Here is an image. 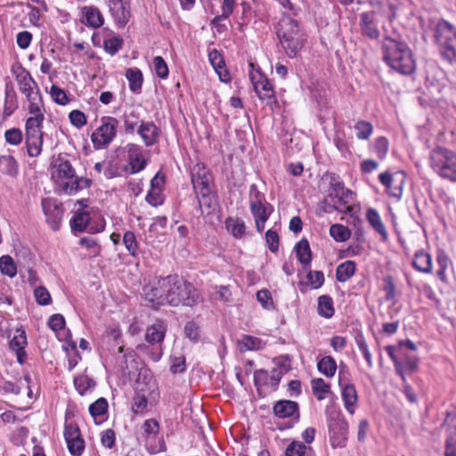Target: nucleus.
<instances>
[{
  "label": "nucleus",
  "mask_w": 456,
  "mask_h": 456,
  "mask_svg": "<svg viewBox=\"0 0 456 456\" xmlns=\"http://www.w3.org/2000/svg\"><path fill=\"white\" fill-rule=\"evenodd\" d=\"M184 334L192 342L200 339V327L194 322H189L184 326Z\"/></svg>",
  "instance_id": "nucleus-60"
},
{
  "label": "nucleus",
  "mask_w": 456,
  "mask_h": 456,
  "mask_svg": "<svg viewBox=\"0 0 456 456\" xmlns=\"http://www.w3.org/2000/svg\"><path fill=\"white\" fill-rule=\"evenodd\" d=\"M208 59L216 71H218V69H223L224 66V61L217 50H211L208 53Z\"/></svg>",
  "instance_id": "nucleus-64"
},
{
  "label": "nucleus",
  "mask_w": 456,
  "mask_h": 456,
  "mask_svg": "<svg viewBox=\"0 0 456 456\" xmlns=\"http://www.w3.org/2000/svg\"><path fill=\"white\" fill-rule=\"evenodd\" d=\"M238 345L240 352H245L249 350H261L265 347V343L259 338L243 335L242 338L238 340Z\"/></svg>",
  "instance_id": "nucleus-30"
},
{
  "label": "nucleus",
  "mask_w": 456,
  "mask_h": 456,
  "mask_svg": "<svg viewBox=\"0 0 456 456\" xmlns=\"http://www.w3.org/2000/svg\"><path fill=\"white\" fill-rule=\"evenodd\" d=\"M435 39L442 57L450 64L456 61V28L446 20H440L436 27Z\"/></svg>",
  "instance_id": "nucleus-4"
},
{
  "label": "nucleus",
  "mask_w": 456,
  "mask_h": 456,
  "mask_svg": "<svg viewBox=\"0 0 456 456\" xmlns=\"http://www.w3.org/2000/svg\"><path fill=\"white\" fill-rule=\"evenodd\" d=\"M76 171L69 160L59 156L53 163L52 179L64 192V184L73 181Z\"/></svg>",
  "instance_id": "nucleus-12"
},
{
  "label": "nucleus",
  "mask_w": 456,
  "mask_h": 456,
  "mask_svg": "<svg viewBox=\"0 0 456 456\" xmlns=\"http://www.w3.org/2000/svg\"><path fill=\"white\" fill-rule=\"evenodd\" d=\"M156 387L155 381L152 379L148 370L139 373L134 385V392L136 395H147V396H150L155 391Z\"/></svg>",
  "instance_id": "nucleus-22"
},
{
  "label": "nucleus",
  "mask_w": 456,
  "mask_h": 456,
  "mask_svg": "<svg viewBox=\"0 0 456 456\" xmlns=\"http://www.w3.org/2000/svg\"><path fill=\"white\" fill-rule=\"evenodd\" d=\"M250 211L255 218L256 228L258 232H262L265 229V224L270 216L268 207L272 208L269 204L258 203L250 204Z\"/></svg>",
  "instance_id": "nucleus-25"
},
{
  "label": "nucleus",
  "mask_w": 456,
  "mask_h": 456,
  "mask_svg": "<svg viewBox=\"0 0 456 456\" xmlns=\"http://www.w3.org/2000/svg\"><path fill=\"white\" fill-rule=\"evenodd\" d=\"M249 77L254 90L261 101H267L268 103L275 101L273 86L260 71L251 72Z\"/></svg>",
  "instance_id": "nucleus-15"
},
{
  "label": "nucleus",
  "mask_w": 456,
  "mask_h": 456,
  "mask_svg": "<svg viewBox=\"0 0 456 456\" xmlns=\"http://www.w3.org/2000/svg\"><path fill=\"white\" fill-rule=\"evenodd\" d=\"M27 344L28 342L25 330L18 329L14 337L11 339L9 346L10 348L16 353L17 361L20 364L24 362V357L26 356L24 348Z\"/></svg>",
  "instance_id": "nucleus-24"
},
{
  "label": "nucleus",
  "mask_w": 456,
  "mask_h": 456,
  "mask_svg": "<svg viewBox=\"0 0 456 456\" xmlns=\"http://www.w3.org/2000/svg\"><path fill=\"white\" fill-rule=\"evenodd\" d=\"M101 126L92 134L91 140L96 149H105L117 134L118 121L116 118L105 116L101 119Z\"/></svg>",
  "instance_id": "nucleus-7"
},
{
  "label": "nucleus",
  "mask_w": 456,
  "mask_h": 456,
  "mask_svg": "<svg viewBox=\"0 0 456 456\" xmlns=\"http://www.w3.org/2000/svg\"><path fill=\"white\" fill-rule=\"evenodd\" d=\"M384 287L383 289L386 292V300L393 301L395 297V285L392 276H386L383 279Z\"/></svg>",
  "instance_id": "nucleus-59"
},
{
  "label": "nucleus",
  "mask_w": 456,
  "mask_h": 456,
  "mask_svg": "<svg viewBox=\"0 0 456 456\" xmlns=\"http://www.w3.org/2000/svg\"><path fill=\"white\" fill-rule=\"evenodd\" d=\"M297 256L302 265H309L312 260L309 242L306 240H301L295 247Z\"/></svg>",
  "instance_id": "nucleus-37"
},
{
  "label": "nucleus",
  "mask_w": 456,
  "mask_h": 456,
  "mask_svg": "<svg viewBox=\"0 0 456 456\" xmlns=\"http://www.w3.org/2000/svg\"><path fill=\"white\" fill-rule=\"evenodd\" d=\"M273 362L276 364L274 370L281 371V374L283 376L288 373L291 369V360L289 355H282L278 358H275Z\"/></svg>",
  "instance_id": "nucleus-55"
},
{
  "label": "nucleus",
  "mask_w": 456,
  "mask_h": 456,
  "mask_svg": "<svg viewBox=\"0 0 456 456\" xmlns=\"http://www.w3.org/2000/svg\"><path fill=\"white\" fill-rule=\"evenodd\" d=\"M123 39L119 36L104 39L103 48L110 55L117 53L123 46Z\"/></svg>",
  "instance_id": "nucleus-47"
},
{
  "label": "nucleus",
  "mask_w": 456,
  "mask_h": 456,
  "mask_svg": "<svg viewBox=\"0 0 456 456\" xmlns=\"http://www.w3.org/2000/svg\"><path fill=\"white\" fill-rule=\"evenodd\" d=\"M74 386L80 395H84L86 391L94 387L95 382L92 378L81 375L74 379Z\"/></svg>",
  "instance_id": "nucleus-44"
},
{
  "label": "nucleus",
  "mask_w": 456,
  "mask_h": 456,
  "mask_svg": "<svg viewBox=\"0 0 456 456\" xmlns=\"http://www.w3.org/2000/svg\"><path fill=\"white\" fill-rule=\"evenodd\" d=\"M36 301L40 305H48L52 302L48 289L44 286H38L34 290Z\"/></svg>",
  "instance_id": "nucleus-51"
},
{
  "label": "nucleus",
  "mask_w": 456,
  "mask_h": 456,
  "mask_svg": "<svg viewBox=\"0 0 456 456\" xmlns=\"http://www.w3.org/2000/svg\"><path fill=\"white\" fill-rule=\"evenodd\" d=\"M330 236L338 242L347 240L351 236V231L343 224H332L330 228Z\"/></svg>",
  "instance_id": "nucleus-42"
},
{
  "label": "nucleus",
  "mask_w": 456,
  "mask_h": 456,
  "mask_svg": "<svg viewBox=\"0 0 456 456\" xmlns=\"http://www.w3.org/2000/svg\"><path fill=\"white\" fill-rule=\"evenodd\" d=\"M22 132L19 128H11L5 131V141L12 145H18L22 141Z\"/></svg>",
  "instance_id": "nucleus-58"
},
{
  "label": "nucleus",
  "mask_w": 456,
  "mask_h": 456,
  "mask_svg": "<svg viewBox=\"0 0 456 456\" xmlns=\"http://www.w3.org/2000/svg\"><path fill=\"white\" fill-rule=\"evenodd\" d=\"M146 201L153 207L161 205L163 203L161 190L151 189L146 195Z\"/></svg>",
  "instance_id": "nucleus-63"
},
{
  "label": "nucleus",
  "mask_w": 456,
  "mask_h": 456,
  "mask_svg": "<svg viewBox=\"0 0 456 456\" xmlns=\"http://www.w3.org/2000/svg\"><path fill=\"white\" fill-rule=\"evenodd\" d=\"M355 270L356 265L354 261L347 260L340 264L336 270L337 281L339 282H346L355 273Z\"/></svg>",
  "instance_id": "nucleus-31"
},
{
  "label": "nucleus",
  "mask_w": 456,
  "mask_h": 456,
  "mask_svg": "<svg viewBox=\"0 0 456 456\" xmlns=\"http://www.w3.org/2000/svg\"><path fill=\"white\" fill-rule=\"evenodd\" d=\"M306 446L298 441H293L286 448V456H303L305 453Z\"/></svg>",
  "instance_id": "nucleus-56"
},
{
  "label": "nucleus",
  "mask_w": 456,
  "mask_h": 456,
  "mask_svg": "<svg viewBox=\"0 0 456 456\" xmlns=\"http://www.w3.org/2000/svg\"><path fill=\"white\" fill-rule=\"evenodd\" d=\"M50 95L53 101L59 105H66L69 102L66 92L56 85H53L50 88Z\"/></svg>",
  "instance_id": "nucleus-49"
},
{
  "label": "nucleus",
  "mask_w": 456,
  "mask_h": 456,
  "mask_svg": "<svg viewBox=\"0 0 456 456\" xmlns=\"http://www.w3.org/2000/svg\"><path fill=\"white\" fill-rule=\"evenodd\" d=\"M199 209L203 216L215 212L218 206L217 195L215 191L196 195Z\"/></svg>",
  "instance_id": "nucleus-21"
},
{
  "label": "nucleus",
  "mask_w": 456,
  "mask_h": 456,
  "mask_svg": "<svg viewBox=\"0 0 456 456\" xmlns=\"http://www.w3.org/2000/svg\"><path fill=\"white\" fill-rule=\"evenodd\" d=\"M366 218L371 227L382 237V239L387 240V232L378 211L374 208H369L366 213Z\"/></svg>",
  "instance_id": "nucleus-28"
},
{
  "label": "nucleus",
  "mask_w": 456,
  "mask_h": 456,
  "mask_svg": "<svg viewBox=\"0 0 456 456\" xmlns=\"http://www.w3.org/2000/svg\"><path fill=\"white\" fill-rule=\"evenodd\" d=\"M354 127L356 131V136L360 140H368L373 131L372 125L365 120L357 121Z\"/></svg>",
  "instance_id": "nucleus-45"
},
{
  "label": "nucleus",
  "mask_w": 456,
  "mask_h": 456,
  "mask_svg": "<svg viewBox=\"0 0 456 456\" xmlns=\"http://www.w3.org/2000/svg\"><path fill=\"white\" fill-rule=\"evenodd\" d=\"M43 138L39 139H27L26 147L28 154L30 157H37L42 151Z\"/></svg>",
  "instance_id": "nucleus-54"
},
{
  "label": "nucleus",
  "mask_w": 456,
  "mask_h": 456,
  "mask_svg": "<svg viewBox=\"0 0 456 456\" xmlns=\"http://www.w3.org/2000/svg\"><path fill=\"white\" fill-rule=\"evenodd\" d=\"M332 298L328 295H322L318 298V313L324 318H330L334 314Z\"/></svg>",
  "instance_id": "nucleus-38"
},
{
  "label": "nucleus",
  "mask_w": 456,
  "mask_h": 456,
  "mask_svg": "<svg viewBox=\"0 0 456 456\" xmlns=\"http://www.w3.org/2000/svg\"><path fill=\"white\" fill-rule=\"evenodd\" d=\"M356 344L358 346V348L362 353L364 359L367 362V364L370 368L373 366L372 357L371 354L369 351L367 342L362 335H358L355 338Z\"/></svg>",
  "instance_id": "nucleus-53"
},
{
  "label": "nucleus",
  "mask_w": 456,
  "mask_h": 456,
  "mask_svg": "<svg viewBox=\"0 0 456 456\" xmlns=\"http://www.w3.org/2000/svg\"><path fill=\"white\" fill-rule=\"evenodd\" d=\"M108 410V403L105 398H99L94 403H92L89 407V412L94 419L97 417L103 416Z\"/></svg>",
  "instance_id": "nucleus-48"
},
{
  "label": "nucleus",
  "mask_w": 456,
  "mask_h": 456,
  "mask_svg": "<svg viewBox=\"0 0 456 456\" xmlns=\"http://www.w3.org/2000/svg\"><path fill=\"white\" fill-rule=\"evenodd\" d=\"M330 442L333 448L346 446L348 424L339 412H332L328 419Z\"/></svg>",
  "instance_id": "nucleus-8"
},
{
  "label": "nucleus",
  "mask_w": 456,
  "mask_h": 456,
  "mask_svg": "<svg viewBox=\"0 0 456 456\" xmlns=\"http://www.w3.org/2000/svg\"><path fill=\"white\" fill-rule=\"evenodd\" d=\"M313 393L317 400L322 401L330 393V387L322 379L318 378L311 381Z\"/></svg>",
  "instance_id": "nucleus-40"
},
{
  "label": "nucleus",
  "mask_w": 456,
  "mask_h": 456,
  "mask_svg": "<svg viewBox=\"0 0 456 456\" xmlns=\"http://www.w3.org/2000/svg\"><path fill=\"white\" fill-rule=\"evenodd\" d=\"M83 13L89 26L99 28L103 24L104 19L99 8L95 6H86L83 9Z\"/></svg>",
  "instance_id": "nucleus-29"
},
{
  "label": "nucleus",
  "mask_w": 456,
  "mask_h": 456,
  "mask_svg": "<svg viewBox=\"0 0 456 456\" xmlns=\"http://www.w3.org/2000/svg\"><path fill=\"white\" fill-rule=\"evenodd\" d=\"M91 184V179L86 177H77L75 175L73 181L64 184V193L68 195H73L76 194L78 191L89 188Z\"/></svg>",
  "instance_id": "nucleus-32"
},
{
  "label": "nucleus",
  "mask_w": 456,
  "mask_h": 456,
  "mask_svg": "<svg viewBox=\"0 0 456 456\" xmlns=\"http://www.w3.org/2000/svg\"><path fill=\"white\" fill-rule=\"evenodd\" d=\"M90 215L86 211L77 213L70 220V227L73 231L82 232L88 229Z\"/></svg>",
  "instance_id": "nucleus-35"
},
{
  "label": "nucleus",
  "mask_w": 456,
  "mask_h": 456,
  "mask_svg": "<svg viewBox=\"0 0 456 456\" xmlns=\"http://www.w3.org/2000/svg\"><path fill=\"white\" fill-rule=\"evenodd\" d=\"M379 180L385 186L387 193L393 198L400 200L403 195V186L406 181V174L398 171L394 174L384 172L379 175Z\"/></svg>",
  "instance_id": "nucleus-11"
},
{
  "label": "nucleus",
  "mask_w": 456,
  "mask_h": 456,
  "mask_svg": "<svg viewBox=\"0 0 456 456\" xmlns=\"http://www.w3.org/2000/svg\"><path fill=\"white\" fill-rule=\"evenodd\" d=\"M276 34L281 47L289 58L297 57L306 41L299 21L287 12H283L279 20Z\"/></svg>",
  "instance_id": "nucleus-3"
},
{
  "label": "nucleus",
  "mask_w": 456,
  "mask_h": 456,
  "mask_svg": "<svg viewBox=\"0 0 456 456\" xmlns=\"http://www.w3.org/2000/svg\"><path fill=\"white\" fill-rule=\"evenodd\" d=\"M337 368L336 361L330 355L322 357L317 363L318 370L328 378L335 375Z\"/></svg>",
  "instance_id": "nucleus-36"
},
{
  "label": "nucleus",
  "mask_w": 456,
  "mask_h": 456,
  "mask_svg": "<svg viewBox=\"0 0 456 456\" xmlns=\"http://www.w3.org/2000/svg\"><path fill=\"white\" fill-rule=\"evenodd\" d=\"M0 172L12 177L18 175V164L12 156L4 155L0 157Z\"/></svg>",
  "instance_id": "nucleus-34"
},
{
  "label": "nucleus",
  "mask_w": 456,
  "mask_h": 456,
  "mask_svg": "<svg viewBox=\"0 0 456 456\" xmlns=\"http://www.w3.org/2000/svg\"><path fill=\"white\" fill-rule=\"evenodd\" d=\"M139 150H140V147L138 145L129 144L128 153H129V165H130V168H131V171H130L131 174L138 173V172L142 171V169H144V167H145L146 161H145L143 156L142 155V153L139 152Z\"/></svg>",
  "instance_id": "nucleus-26"
},
{
  "label": "nucleus",
  "mask_w": 456,
  "mask_h": 456,
  "mask_svg": "<svg viewBox=\"0 0 456 456\" xmlns=\"http://www.w3.org/2000/svg\"><path fill=\"white\" fill-rule=\"evenodd\" d=\"M142 292L145 301L155 309L161 305L192 307L202 301L199 290L178 275L159 278L143 286Z\"/></svg>",
  "instance_id": "nucleus-1"
},
{
  "label": "nucleus",
  "mask_w": 456,
  "mask_h": 456,
  "mask_svg": "<svg viewBox=\"0 0 456 456\" xmlns=\"http://www.w3.org/2000/svg\"><path fill=\"white\" fill-rule=\"evenodd\" d=\"M273 413L280 419L294 418L299 419V408L297 403L290 400H280L273 405Z\"/></svg>",
  "instance_id": "nucleus-20"
},
{
  "label": "nucleus",
  "mask_w": 456,
  "mask_h": 456,
  "mask_svg": "<svg viewBox=\"0 0 456 456\" xmlns=\"http://www.w3.org/2000/svg\"><path fill=\"white\" fill-rule=\"evenodd\" d=\"M153 66L157 76L162 79L167 78L169 74L167 62L161 56L153 59Z\"/></svg>",
  "instance_id": "nucleus-52"
},
{
  "label": "nucleus",
  "mask_w": 456,
  "mask_h": 456,
  "mask_svg": "<svg viewBox=\"0 0 456 456\" xmlns=\"http://www.w3.org/2000/svg\"><path fill=\"white\" fill-rule=\"evenodd\" d=\"M109 11L118 28H124L131 17L130 0H109Z\"/></svg>",
  "instance_id": "nucleus-14"
},
{
  "label": "nucleus",
  "mask_w": 456,
  "mask_h": 456,
  "mask_svg": "<svg viewBox=\"0 0 456 456\" xmlns=\"http://www.w3.org/2000/svg\"><path fill=\"white\" fill-rule=\"evenodd\" d=\"M41 204L47 224L53 231H58L63 216L61 204L53 198L43 199Z\"/></svg>",
  "instance_id": "nucleus-13"
},
{
  "label": "nucleus",
  "mask_w": 456,
  "mask_h": 456,
  "mask_svg": "<svg viewBox=\"0 0 456 456\" xmlns=\"http://www.w3.org/2000/svg\"><path fill=\"white\" fill-rule=\"evenodd\" d=\"M306 278L313 289H319L324 282V274L322 271H309Z\"/></svg>",
  "instance_id": "nucleus-57"
},
{
  "label": "nucleus",
  "mask_w": 456,
  "mask_h": 456,
  "mask_svg": "<svg viewBox=\"0 0 456 456\" xmlns=\"http://www.w3.org/2000/svg\"><path fill=\"white\" fill-rule=\"evenodd\" d=\"M384 15L380 12L370 11L361 13L359 26L362 36L370 39H379L380 37L379 25Z\"/></svg>",
  "instance_id": "nucleus-10"
},
{
  "label": "nucleus",
  "mask_w": 456,
  "mask_h": 456,
  "mask_svg": "<svg viewBox=\"0 0 456 456\" xmlns=\"http://www.w3.org/2000/svg\"><path fill=\"white\" fill-rule=\"evenodd\" d=\"M432 168L442 177L456 181V152L437 147L430 155Z\"/></svg>",
  "instance_id": "nucleus-5"
},
{
  "label": "nucleus",
  "mask_w": 456,
  "mask_h": 456,
  "mask_svg": "<svg viewBox=\"0 0 456 456\" xmlns=\"http://www.w3.org/2000/svg\"><path fill=\"white\" fill-rule=\"evenodd\" d=\"M123 121L126 133L134 134L135 128H138L142 120H140L139 114L136 111L132 110L128 113L126 112L123 115Z\"/></svg>",
  "instance_id": "nucleus-41"
},
{
  "label": "nucleus",
  "mask_w": 456,
  "mask_h": 456,
  "mask_svg": "<svg viewBox=\"0 0 456 456\" xmlns=\"http://www.w3.org/2000/svg\"><path fill=\"white\" fill-rule=\"evenodd\" d=\"M137 134L146 147H151L158 142L160 129L152 121H141Z\"/></svg>",
  "instance_id": "nucleus-19"
},
{
  "label": "nucleus",
  "mask_w": 456,
  "mask_h": 456,
  "mask_svg": "<svg viewBox=\"0 0 456 456\" xmlns=\"http://www.w3.org/2000/svg\"><path fill=\"white\" fill-rule=\"evenodd\" d=\"M265 240L268 245V248L272 252L278 251L280 240H279V235L275 231H273L271 229L268 230L265 232Z\"/></svg>",
  "instance_id": "nucleus-62"
},
{
  "label": "nucleus",
  "mask_w": 456,
  "mask_h": 456,
  "mask_svg": "<svg viewBox=\"0 0 456 456\" xmlns=\"http://www.w3.org/2000/svg\"><path fill=\"white\" fill-rule=\"evenodd\" d=\"M167 332V325L163 321L157 320L152 325L147 328L145 333V340L151 344H161L165 338Z\"/></svg>",
  "instance_id": "nucleus-23"
},
{
  "label": "nucleus",
  "mask_w": 456,
  "mask_h": 456,
  "mask_svg": "<svg viewBox=\"0 0 456 456\" xmlns=\"http://www.w3.org/2000/svg\"><path fill=\"white\" fill-rule=\"evenodd\" d=\"M148 397L147 395H134L132 405V410L134 413L141 414L146 411Z\"/></svg>",
  "instance_id": "nucleus-50"
},
{
  "label": "nucleus",
  "mask_w": 456,
  "mask_h": 456,
  "mask_svg": "<svg viewBox=\"0 0 456 456\" xmlns=\"http://www.w3.org/2000/svg\"><path fill=\"white\" fill-rule=\"evenodd\" d=\"M191 180L196 195L215 191L214 178L203 163H197L191 170Z\"/></svg>",
  "instance_id": "nucleus-9"
},
{
  "label": "nucleus",
  "mask_w": 456,
  "mask_h": 456,
  "mask_svg": "<svg viewBox=\"0 0 456 456\" xmlns=\"http://www.w3.org/2000/svg\"><path fill=\"white\" fill-rule=\"evenodd\" d=\"M123 243L129 252V254L133 256H138V242L136 240L135 235L131 231H126L123 235Z\"/></svg>",
  "instance_id": "nucleus-46"
},
{
  "label": "nucleus",
  "mask_w": 456,
  "mask_h": 456,
  "mask_svg": "<svg viewBox=\"0 0 456 456\" xmlns=\"http://www.w3.org/2000/svg\"><path fill=\"white\" fill-rule=\"evenodd\" d=\"M338 385L341 388V396L346 410L353 415L358 402V395L354 384L350 383L339 371Z\"/></svg>",
  "instance_id": "nucleus-16"
},
{
  "label": "nucleus",
  "mask_w": 456,
  "mask_h": 456,
  "mask_svg": "<svg viewBox=\"0 0 456 456\" xmlns=\"http://www.w3.org/2000/svg\"><path fill=\"white\" fill-rule=\"evenodd\" d=\"M381 53L384 62L399 74L411 75L415 71L413 52L398 33L390 34L384 28Z\"/></svg>",
  "instance_id": "nucleus-2"
},
{
  "label": "nucleus",
  "mask_w": 456,
  "mask_h": 456,
  "mask_svg": "<svg viewBox=\"0 0 456 456\" xmlns=\"http://www.w3.org/2000/svg\"><path fill=\"white\" fill-rule=\"evenodd\" d=\"M0 271L4 275L12 278L17 273V267L13 259L8 256H2L0 257Z\"/></svg>",
  "instance_id": "nucleus-43"
},
{
  "label": "nucleus",
  "mask_w": 456,
  "mask_h": 456,
  "mask_svg": "<svg viewBox=\"0 0 456 456\" xmlns=\"http://www.w3.org/2000/svg\"><path fill=\"white\" fill-rule=\"evenodd\" d=\"M69 118L70 123L77 128H81L82 126H84L86 124V117L81 110H72L69 113Z\"/></svg>",
  "instance_id": "nucleus-61"
},
{
  "label": "nucleus",
  "mask_w": 456,
  "mask_h": 456,
  "mask_svg": "<svg viewBox=\"0 0 456 456\" xmlns=\"http://www.w3.org/2000/svg\"><path fill=\"white\" fill-rule=\"evenodd\" d=\"M126 77L129 82V88L134 93H139L142 86V73L137 68H130L126 71Z\"/></svg>",
  "instance_id": "nucleus-33"
},
{
  "label": "nucleus",
  "mask_w": 456,
  "mask_h": 456,
  "mask_svg": "<svg viewBox=\"0 0 456 456\" xmlns=\"http://www.w3.org/2000/svg\"><path fill=\"white\" fill-rule=\"evenodd\" d=\"M412 265L420 273H430L432 272L431 256L424 250L417 251L414 255Z\"/></svg>",
  "instance_id": "nucleus-27"
},
{
  "label": "nucleus",
  "mask_w": 456,
  "mask_h": 456,
  "mask_svg": "<svg viewBox=\"0 0 456 456\" xmlns=\"http://www.w3.org/2000/svg\"><path fill=\"white\" fill-rule=\"evenodd\" d=\"M11 70L12 75L15 77L19 90L22 94H27L31 93L34 88L38 87L37 82L34 80L30 73L25 68H23L21 64H13Z\"/></svg>",
  "instance_id": "nucleus-18"
},
{
  "label": "nucleus",
  "mask_w": 456,
  "mask_h": 456,
  "mask_svg": "<svg viewBox=\"0 0 456 456\" xmlns=\"http://www.w3.org/2000/svg\"><path fill=\"white\" fill-rule=\"evenodd\" d=\"M225 226L227 231L235 238H241L245 233V223L239 218L228 217L225 221Z\"/></svg>",
  "instance_id": "nucleus-39"
},
{
  "label": "nucleus",
  "mask_w": 456,
  "mask_h": 456,
  "mask_svg": "<svg viewBox=\"0 0 456 456\" xmlns=\"http://www.w3.org/2000/svg\"><path fill=\"white\" fill-rule=\"evenodd\" d=\"M352 195L353 192L345 188L338 176L334 174L330 175L329 193L325 200L329 207L339 212H349L352 208L346 207V204Z\"/></svg>",
  "instance_id": "nucleus-6"
},
{
  "label": "nucleus",
  "mask_w": 456,
  "mask_h": 456,
  "mask_svg": "<svg viewBox=\"0 0 456 456\" xmlns=\"http://www.w3.org/2000/svg\"><path fill=\"white\" fill-rule=\"evenodd\" d=\"M64 437L69 452L74 456H80L85 449V442L78 427L72 424L65 425Z\"/></svg>",
  "instance_id": "nucleus-17"
}]
</instances>
